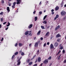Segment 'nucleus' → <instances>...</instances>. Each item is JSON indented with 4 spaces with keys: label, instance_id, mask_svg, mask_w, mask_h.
Masks as SVG:
<instances>
[{
    "label": "nucleus",
    "instance_id": "f257e3e1",
    "mask_svg": "<svg viewBox=\"0 0 66 66\" xmlns=\"http://www.w3.org/2000/svg\"><path fill=\"white\" fill-rule=\"evenodd\" d=\"M40 43V41H39L38 42H37L35 44L34 46L35 47H38V44Z\"/></svg>",
    "mask_w": 66,
    "mask_h": 66
},
{
    "label": "nucleus",
    "instance_id": "f03ea898",
    "mask_svg": "<svg viewBox=\"0 0 66 66\" xmlns=\"http://www.w3.org/2000/svg\"><path fill=\"white\" fill-rule=\"evenodd\" d=\"M17 62L18 63V64H17V65H19L20 64V63H21V61H20V59H19L17 61Z\"/></svg>",
    "mask_w": 66,
    "mask_h": 66
},
{
    "label": "nucleus",
    "instance_id": "7ed1b4c3",
    "mask_svg": "<svg viewBox=\"0 0 66 66\" xmlns=\"http://www.w3.org/2000/svg\"><path fill=\"white\" fill-rule=\"evenodd\" d=\"M16 4V3L15 2L13 3V5L12 6V7L13 9H14V8H15V5Z\"/></svg>",
    "mask_w": 66,
    "mask_h": 66
},
{
    "label": "nucleus",
    "instance_id": "20e7f679",
    "mask_svg": "<svg viewBox=\"0 0 66 66\" xmlns=\"http://www.w3.org/2000/svg\"><path fill=\"white\" fill-rule=\"evenodd\" d=\"M66 12L62 11L61 12V15H62L63 16H64V15H65V14H66Z\"/></svg>",
    "mask_w": 66,
    "mask_h": 66
},
{
    "label": "nucleus",
    "instance_id": "39448f33",
    "mask_svg": "<svg viewBox=\"0 0 66 66\" xmlns=\"http://www.w3.org/2000/svg\"><path fill=\"white\" fill-rule=\"evenodd\" d=\"M17 2L16 3L17 4H20L21 2V0H16Z\"/></svg>",
    "mask_w": 66,
    "mask_h": 66
},
{
    "label": "nucleus",
    "instance_id": "423d86ee",
    "mask_svg": "<svg viewBox=\"0 0 66 66\" xmlns=\"http://www.w3.org/2000/svg\"><path fill=\"white\" fill-rule=\"evenodd\" d=\"M58 45H59V44L57 42H56L55 44H54V46L55 47H57V46H58Z\"/></svg>",
    "mask_w": 66,
    "mask_h": 66
},
{
    "label": "nucleus",
    "instance_id": "0eeeda50",
    "mask_svg": "<svg viewBox=\"0 0 66 66\" xmlns=\"http://www.w3.org/2000/svg\"><path fill=\"white\" fill-rule=\"evenodd\" d=\"M48 63V60L47 59H46L43 62V63H44V64H47Z\"/></svg>",
    "mask_w": 66,
    "mask_h": 66
},
{
    "label": "nucleus",
    "instance_id": "6e6552de",
    "mask_svg": "<svg viewBox=\"0 0 66 66\" xmlns=\"http://www.w3.org/2000/svg\"><path fill=\"white\" fill-rule=\"evenodd\" d=\"M59 17V15L58 14H57L56 15L55 17L54 18V20H56L57 18H58Z\"/></svg>",
    "mask_w": 66,
    "mask_h": 66
},
{
    "label": "nucleus",
    "instance_id": "1a4fd4ad",
    "mask_svg": "<svg viewBox=\"0 0 66 66\" xmlns=\"http://www.w3.org/2000/svg\"><path fill=\"white\" fill-rule=\"evenodd\" d=\"M7 11L8 13H9L10 12V7H7Z\"/></svg>",
    "mask_w": 66,
    "mask_h": 66
},
{
    "label": "nucleus",
    "instance_id": "9d476101",
    "mask_svg": "<svg viewBox=\"0 0 66 66\" xmlns=\"http://www.w3.org/2000/svg\"><path fill=\"white\" fill-rule=\"evenodd\" d=\"M61 36L60 35V34H58L56 35V37L57 38H59V37H60Z\"/></svg>",
    "mask_w": 66,
    "mask_h": 66
},
{
    "label": "nucleus",
    "instance_id": "9b49d317",
    "mask_svg": "<svg viewBox=\"0 0 66 66\" xmlns=\"http://www.w3.org/2000/svg\"><path fill=\"white\" fill-rule=\"evenodd\" d=\"M51 49H53L54 48V46L52 44H51L50 46Z\"/></svg>",
    "mask_w": 66,
    "mask_h": 66
},
{
    "label": "nucleus",
    "instance_id": "f8f14e48",
    "mask_svg": "<svg viewBox=\"0 0 66 66\" xmlns=\"http://www.w3.org/2000/svg\"><path fill=\"white\" fill-rule=\"evenodd\" d=\"M41 61V58L40 57H38V62H40Z\"/></svg>",
    "mask_w": 66,
    "mask_h": 66
},
{
    "label": "nucleus",
    "instance_id": "ddd939ff",
    "mask_svg": "<svg viewBox=\"0 0 66 66\" xmlns=\"http://www.w3.org/2000/svg\"><path fill=\"white\" fill-rule=\"evenodd\" d=\"M59 9V7L57 6L55 7V11H57Z\"/></svg>",
    "mask_w": 66,
    "mask_h": 66
},
{
    "label": "nucleus",
    "instance_id": "4468645a",
    "mask_svg": "<svg viewBox=\"0 0 66 66\" xmlns=\"http://www.w3.org/2000/svg\"><path fill=\"white\" fill-rule=\"evenodd\" d=\"M32 26H33V24H30V25L29 26H28L29 29H31V28L32 27Z\"/></svg>",
    "mask_w": 66,
    "mask_h": 66
},
{
    "label": "nucleus",
    "instance_id": "2eb2a0df",
    "mask_svg": "<svg viewBox=\"0 0 66 66\" xmlns=\"http://www.w3.org/2000/svg\"><path fill=\"white\" fill-rule=\"evenodd\" d=\"M31 31H29V36H31L32 35V34H31Z\"/></svg>",
    "mask_w": 66,
    "mask_h": 66
},
{
    "label": "nucleus",
    "instance_id": "dca6fc26",
    "mask_svg": "<svg viewBox=\"0 0 66 66\" xmlns=\"http://www.w3.org/2000/svg\"><path fill=\"white\" fill-rule=\"evenodd\" d=\"M40 32H41V31H39L37 34V35H40Z\"/></svg>",
    "mask_w": 66,
    "mask_h": 66
},
{
    "label": "nucleus",
    "instance_id": "f3484780",
    "mask_svg": "<svg viewBox=\"0 0 66 66\" xmlns=\"http://www.w3.org/2000/svg\"><path fill=\"white\" fill-rule=\"evenodd\" d=\"M32 64H33V62H30L29 63V64H28V65H29V66H30V65H32Z\"/></svg>",
    "mask_w": 66,
    "mask_h": 66
},
{
    "label": "nucleus",
    "instance_id": "a211bd4d",
    "mask_svg": "<svg viewBox=\"0 0 66 66\" xmlns=\"http://www.w3.org/2000/svg\"><path fill=\"white\" fill-rule=\"evenodd\" d=\"M47 15H45L44 17L43 18V20H45V19L46 18H47Z\"/></svg>",
    "mask_w": 66,
    "mask_h": 66
},
{
    "label": "nucleus",
    "instance_id": "6ab92c4d",
    "mask_svg": "<svg viewBox=\"0 0 66 66\" xmlns=\"http://www.w3.org/2000/svg\"><path fill=\"white\" fill-rule=\"evenodd\" d=\"M19 47H21V46H22V44L20 43H19Z\"/></svg>",
    "mask_w": 66,
    "mask_h": 66
},
{
    "label": "nucleus",
    "instance_id": "aec40b11",
    "mask_svg": "<svg viewBox=\"0 0 66 66\" xmlns=\"http://www.w3.org/2000/svg\"><path fill=\"white\" fill-rule=\"evenodd\" d=\"M39 54V50H38L37 51V55H38Z\"/></svg>",
    "mask_w": 66,
    "mask_h": 66
},
{
    "label": "nucleus",
    "instance_id": "412c9836",
    "mask_svg": "<svg viewBox=\"0 0 66 66\" xmlns=\"http://www.w3.org/2000/svg\"><path fill=\"white\" fill-rule=\"evenodd\" d=\"M47 23V22L46 21H44L43 22V23H44L45 24H46Z\"/></svg>",
    "mask_w": 66,
    "mask_h": 66
},
{
    "label": "nucleus",
    "instance_id": "4be33fe9",
    "mask_svg": "<svg viewBox=\"0 0 66 66\" xmlns=\"http://www.w3.org/2000/svg\"><path fill=\"white\" fill-rule=\"evenodd\" d=\"M29 31H26L25 33V35H27L29 33Z\"/></svg>",
    "mask_w": 66,
    "mask_h": 66
},
{
    "label": "nucleus",
    "instance_id": "5701e85b",
    "mask_svg": "<svg viewBox=\"0 0 66 66\" xmlns=\"http://www.w3.org/2000/svg\"><path fill=\"white\" fill-rule=\"evenodd\" d=\"M49 34V31H48L46 33L45 35V36H47V35H48V36H49V35H48V34Z\"/></svg>",
    "mask_w": 66,
    "mask_h": 66
},
{
    "label": "nucleus",
    "instance_id": "b1692460",
    "mask_svg": "<svg viewBox=\"0 0 66 66\" xmlns=\"http://www.w3.org/2000/svg\"><path fill=\"white\" fill-rule=\"evenodd\" d=\"M35 21H36L37 20V16H35Z\"/></svg>",
    "mask_w": 66,
    "mask_h": 66
},
{
    "label": "nucleus",
    "instance_id": "393cba45",
    "mask_svg": "<svg viewBox=\"0 0 66 66\" xmlns=\"http://www.w3.org/2000/svg\"><path fill=\"white\" fill-rule=\"evenodd\" d=\"M10 25V22H9L8 23V24L7 25H6V27H9Z\"/></svg>",
    "mask_w": 66,
    "mask_h": 66
},
{
    "label": "nucleus",
    "instance_id": "a878e982",
    "mask_svg": "<svg viewBox=\"0 0 66 66\" xmlns=\"http://www.w3.org/2000/svg\"><path fill=\"white\" fill-rule=\"evenodd\" d=\"M18 54V52H17L15 53L14 55H17Z\"/></svg>",
    "mask_w": 66,
    "mask_h": 66
},
{
    "label": "nucleus",
    "instance_id": "bb28decb",
    "mask_svg": "<svg viewBox=\"0 0 66 66\" xmlns=\"http://www.w3.org/2000/svg\"><path fill=\"white\" fill-rule=\"evenodd\" d=\"M57 42H60L61 41V39L60 38L58 39H57Z\"/></svg>",
    "mask_w": 66,
    "mask_h": 66
},
{
    "label": "nucleus",
    "instance_id": "cd10ccee",
    "mask_svg": "<svg viewBox=\"0 0 66 66\" xmlns=\"http://www.w3.org/2000/svg\"><path fill=\"white\" fill-rule=\"evenodd\" d=\"M14 57H15V55H13L11 59L12 60H13V59H14Z\"/></svg>",
    "mask_w": 66,
    "mask_h": 66
},
{
    "label": "nucleus",
    "instance_id": "c85d7f7f",
    "mask_svg": "<svg viewBox=\"0 0 66 66\" xmlns=\"http://www.w3.org/2000/svg\"><path fill=\"white\" fill-rule=\"evenodd\" d=\"M41 28L42 29H45V27H44L43 26H41Z\"/></svg>",
    "mask_w": 66,
    "mask_h": 66
},
{
    "label": "nucleus",
    "instance_id": "c756f323",
    "mask_svg": "<svg viewBox=\"0 0 66 66\" xmlns=\"http://www.w3.org/2000/svg\"><path fill=\"white\" fill-rule=\"evenodd\" d=\"M30 59H28L27 61V63H29V62H30Z\"/></svg>",
    "mask_w": 66,
    "mask_h": 66
},
{
    "label": "nucleus",
    "instance_id": "7c9ffc66",
    "mask_svg": "<svg viewBox=\"0 0 66 66\" xmlns=\"http://www.w3.org/2000/svg\"><path fill=\"white\" fill-rule=\"evenodd\" d=\"M51 58H52V57H51V56H50L48 58V60H51Z\"/></svg>",
    "mask_w": 66,
    "mask_h": 66
},
{
    "label": "nucleus",
    "instance_id": "2f4dec72",
    "mask_svg": "<svg viewBox=\"0 0 66 66\" xmlns=\"http://www.w3.org/2000/svg\"><path fill=\"white\" fill-rule=\"evenodd\" d=\"M39 13L40 14V15H41L42 14V11H40L39 12Z\"/></svg>",
    "mask_w": 66,
    "mask_h": 66
},
{
    "label": "nucleus",
    "instance_id": "473e14b6",
    "mask_svg": "<svg viewBox=\"0 0 66 66\" xmlns=\"http://www.w3.org/2000/svg\"><path fill=\"white\" fill-rule=\"evenodd\" d=\"M56 28H57V29H59V28H60V25H58L57 27H56Z\"/></svg>",
    "mask_w": 66,
    "mask_h": 66
},
{
    "label": "nucleus",
    "instance_id": "72a5a7b5",
    "mask_svg": "<svg viewBox=\"0 0 66 66\" xmlns=\"http://www.w3.org/2000/svg\"><path fill=\"white\" fill-rule=\"evenodd\" d=\"M63 6V3H62L61 4V7H62Z\"/></svg>",
    "mask_w": 66,
    "mask_h": 66
},
{
    "label": "nucleus",
    "instance_id": "f704fd0d",
    "mask_svg": "<svg viewBox=\"0 0 66 66\" xmlns=\"http://www.w3.org/2000/svg\"><path fill=\"white\" fill-rule=\"evenodd\" d=\"M24 53L23 52H22L21 53V55H24Z\"/></svg>",
    "mask_w": 66,
    "mask_h": 66
},
{
    "label": "nucleus",
    "instance_id": "c9c22d12",
    "mask_svg": "<svg viewBox=\"0 0 66 66\" xmlns=\"http://www.w3.org/2000/svg\"><path fill=\"white\" fill-rule=\"evenodd\" d=\"M9 6H11L12 5V3H9Z\"/></svg>",
    "mask_w": 66,
    "mask_h": 66
},
{
    "label": "nucleus",
    "instance_id": "e433bc0d",
    "mask_svg": "<svg viewBox=\"0 0 66 66\" xmlns=\"http://www.w3.org/2000/svg\"><path fill=\"white\" fill-rule=\"evenodd\" d=\"M36 56V55H35L34 56L33 58H32L31 59V60H33V59H34V58L35 57V56Z\"/></svg>",
    "mask_w": 66,
    "mask_h": 66
},
{
    "label": "nucleus",
    "instance_id": "4c0bfd02",
    "mask_svg": "<svg viewBox=\"0 0 66 66\" xmlns=\"http://www.w3.org/2000/svg\"><path fill=\"white\" fill-rule=\"evenodd\" d=\"M17 45H18V43H16L15 44V47H17Z\"/></svg>",
    "mask_w": 66,
    "mask_h": 66
},
{
    "label": "nucleus",
    "instance_id": "58836bf2",
    "mask_svg": "<svg viewBox=\"0 0 66 66\" xmlns=\"http://www.w3.org/2000/svg\"><path fill=\"white\" fill-rule=\"evenodd\" d=\"M1 21H3V18H1Z\"/></svg>",
    "mask_w": 66,
    "mask_h": 66
},
{
    "label": "nucleus",
    "instance_id": "ea45409f",
    "mask_svg": "<svg viewBox=\"0 0 66 66\" xmlns=\"http://www.w3.org/2000/svg\"><path fill=\"white\" fill-rule=\"evenodd\" d=\"M63 49V46H61V47H60V49H61V50H62Z\"/></svg>",
    "mask_w": 66,
    "mask_h": 66
},
{
    "label": "nucleus",
    "instance_id": "a19ab883",
    "mask_svg": "<svg viewBox=\"0 0 66 66\" xmlns=\"http://www.w3.org/2000/svg\"><path fill=\"white\" fill-rule=\"evenodd\" d=\"M19 53H20V54L22 52V50H21L20 51H19Z\"/></svg>",
    "mask_w": 66,
    "mask_h": 66
},
{
    "label": "nucleus",
    "instance_id": "79ce46f5",
    "mask_svg": "<svg viewBox=\"0 0 66 66\" xmlns=\"http://www.w3.org/2000/svg\"><path fill=\"white\" fill-rule=\"evenodd\" d=\"M33 66H37V64H34Z\"/></svg>",
    "mask_w": 66,
    "mask_h": 66
},
{
    "label": "nucleus",
    "instance_id": "37998d69",
    "mask_svg": "<svg viewBox=\"0 0 66 66\" xmlns=\"http://www.w3.org/2000/svg\"><path fill=\"white\" fill-rule=\"evenodd\" d=\"M46 46V43H45L43 45L44 47H45V46Z\"/></svg>",
    "mask_w": 66,
    "mask_h": 66
},
{
    "label": "nucleus",
    "instance_id": "c03bdc74",
    "mask_svg": "<svg viewBox=\"0 0 66 66\" xmlns=\"http://www.w3.org/2000/svg\"><path fill=\"white\" fill-rule=\"evenodd\" d=\"M60 59H61V57L59 56L57 58L58 60H60Z\"/></svg>",
    "mask_w": 66,
    "mask_h": 66
},
{
    "label": "nucleus",
    "instance_id": "a18cd8bd",
    "mask_svg": "<svg viewBox=\"0 0 66 66\" xmlns=\"http://www.w3.org/2000/svg\"><path fill=\"white\" fill-rule=\"evenodd\" d=\"M2 3H4V1L3 0L2 1Z\"/></svg>",
    "mask_w": 66,
    "mask_h": 66
},
{
    "label": "nucleus",
    "instance_id": "49530a36",
    "mask_svg": "<svg viewBox=\"0 0 66 66\" xmlns=\"http://www.w3.org/2000/svg\"><path fill=\"white\" fill-rule=\"evenodd\" d=\"M6 22H5L3 23V24H6Z\"/></svg>",
    "mask_w": 66,
    "mask_h": 66
},
{
    "label": "nucleus",
    "instance_id": "de8ad7c7",
    "mask_svg": "<svg viewBox=\"0 0 66 66\" xmlns=\"http://www.w3.org/2000/svg\"><path fill=\"white\" fill-rule=\"evenodd\" d=\"M40 40H43V38L41 37L40 38Z\"/></svg>",
    "mask_w": 66,
    "mask_h": 66
},
{
    "label": "nucleus",
    "instance_id": "09e8293b",
    "mask_svg": "<svg viewBox=\"0 0 66 66\" xmlns=\"http://www.w3.org/2000/svg\"><path fill=\"white\" fill-rule=\"evenodd\" d=\"M9 29V27H7L5 29V30H7V29Z\"/></svg>",
    "mask_w": 66,
    "mask_h": 66
},
{
    "label": "nucleus",
    "instance_id": "8fccbe9b",
    "mask_svg": "<svg viewBox=\"0 0 66 66\" xmlns=\"http://www.w3.org/2000/svg\"><path fill=\"white\" fill-rule=\"evenodd\" d=\"M54 14V12H52V15H53Z\"/></svg>",
    "mask_w": 66,
    "mask_h": 66
},
{
    "label": "nucleus",
    "instance_id": "3c124183",
    "mask_svg": "<svg viewBox=\"0 0 66 66\" xmlns=\"http://www.w3.org/2000/svg\"><path fill=\"white\" fill-rule=\"evenodd\" d=\"M4 38H2L1 40V41H3V40Z\"/></svg>",
    "mask_w": 66,
    "mask_h": 66
},
{
    "label": "nucleus",
    "instance_id": "603ef678",
    "mask_svg": "<svg viewBox=\"0 0 66 66\" xmlns=\"http://www.w3.org/2000/svg\"><path fill=\"white\" fill-rule=\"evenodd\" d=\"M57 29H57V27H56V28H55V31H56V30H57Z\"/></svg>",
    "mask_w": 66,
    "mask_h": 66
},
{
    "label": "nucleus",
    "instance_id": "864d4df0",
    "mask_svg": "<svg viewBox=\"0 0 66 66\" xmlns=\"http://www.w3.org/2000/svg\"><path fill=\"white\" fill-rule=\"evenodd\" d=\"M51 11L52 12H54V10L52 9L51 10Z\"/></svg>",
    "mask_w": 66,
    "mask_h": 66
},
{
    "label": "nucleus",
    "instance_id": "5fc2aeb1",
    "mask_svg": "<svg viewBox=\"0 0 66 66\" xmlns=\"http://www.w3.org/2000/svg\"><path fill=\"white\" fill-rule=\"evenodd\" d=\"M65 50H63V51L62 52H63V53H65Z\"/></svg>",
    "mask_w": 66,
    "mask_h": 66
},
{
    "label": "nucleus",
    "instance_id": "6e6d98bb",
    "mask_svg": "<svg viewBox=\"0 0 66 66\" xmlns=\"http://www.w3.org/2000/svg\"><path fill=\"white\" fill-rule=\"evenodd\" d=\"M2 14H3V12H1L0 13V15H2Z\"/></svg>",
    "mask_w": 66,
    "mask_h": 66
},
{
    "label": "nucleus",
    "instance_id": "4d7b16f0",
    "mask_svg": "<svg viewBox=\"0 0 66 66\" xmlns=\"http://www.w3.org/2000/svg\"><path fill=\"white\" fill-rule=\"evenodd\" d=\"M36 37H35L34 38V40H35L36 39Z\"/></svg>",
    "mask_w": 66,
    "mask_h": 66
},
{
    "label": "nucleus",
    "instance_id": "13d9d810",
    "mask_svg": "<svg viewBox=\"0 0 66 66\" xmlns=\"http://www.w3.org/2000/svg\"><path fill=\"white\" fill-rule=\"evenodd\" d=\"M49 43L48 42L47 43V45H49Z\"/></svg>",
    "mask_w": 66,
    "mask_h": 66
},
{
    "label": "nucleus",
    "instance_id": "bf43d9fd",
    "mask_svg": "<svg viewBox=\"0 0 66 66\" xmlns=\"http://www.w3.org/2000/svg\"><path fill=\"white\" fill-rule=\"evenodd\" d=\"M35 12H36V11H35L33 12V13L34 14H35Z\"/></svg>",
    "mask_w": 66,
    "mask_h": 66
},
{
    "label": "nucleus",
    "instance_id": "052dcab7",
    "mask_svg": "<svg viewBox=\"0 0 66 66\" xmlns=\"http://www.w3.org/2000/svg\"><path fill=\"white\" fill-rule=\"evenodd\" d=\"M42 4V1H41L39 3V5H40Z\"/></svg>",
    "mask_w": 66,
    "mask_h": 66
},
{
    "label": "nucleus",
    "instance_id": "680f3d73",
    "mask_svg": "<svg viewBox=\"0 0 66 66\" xmlns=\"http://www.w3.org/2000/svg\"><path fill=\"white\" fill-rule=\"evenodd\" d=\"M61 51H59L58 53H61Z\"/></svg>",
    "mask_w": 66,
    "mask_h": 66
},
{
    "label": "nucleus",
    "instance_id": "e2e57ef3",
    "mask_svg": "<svg viewBox=\"0 0 66 66\" xmlns=\"http://www.w3.org/2000/svg\"><path fill=\"white\" fill-rule=\"evenodd\" d=\"M37 62V59H36V61L35 62V63H36V62Z\"/></svg>",
    "mask_w": 66,
    "mask_h": 66
},
{
    "label": "nucleus",
    "instance_id": "0e129e2a",
    "mask_svg": "<svg viewBox=\"0 0 66 66\" xmlns=\"http://www.w3.org/2000/svg\"><path fill=\"white\" fill-rule=\"evenodd\" d=\"M52 65V63H50V65H49V66H51V65Z\"/></svg>",
    "mask_w": 66,
    "mask_h": 66
},
{
    "label": "nucleus",
    "instance_id": "69168bd1",
    "mask_svg": "<svg viewBox=\"0 0 66 66\" xmlns=\"http://www.w3.org/2000/svg\"><path fill=\"white\" fill-rule=\"evenodd\" d=\"M43 63H42L41 64V65H40V66H42V65H43Z\"/></svg>",
    "mask_w": 66,
    "mask_h": 66
},
{
    "label": "nucleus",
    "instance_id": "338daca9",
    "mask_svg": "<svg viewBox=\"0 0 66 66\" xmlns=\"http://www.w3.org/2000/svg\"><path fill=\"white\" fill-rule=\"evenodd\" d=\"M2 27V26H1V24H0V28H1Z\"/></svg>",
    "mask_w": 66,
    "mask_h": 66
},
{
    "label": "nucleus",
    "instance_id": "774afa93",
    "mask_svg": "<svg viewBox=\"0 0 66 66\" xmlns=\"http://www.w3.org/2000/svg\"><path fill=\"white\" fill-rule=\"evenodd\" d=\"M64 7H66V4H65V5H64Z\"/></svg>",
    "mask_w": 66,
    "mask_h": 66
}]
</instances>
